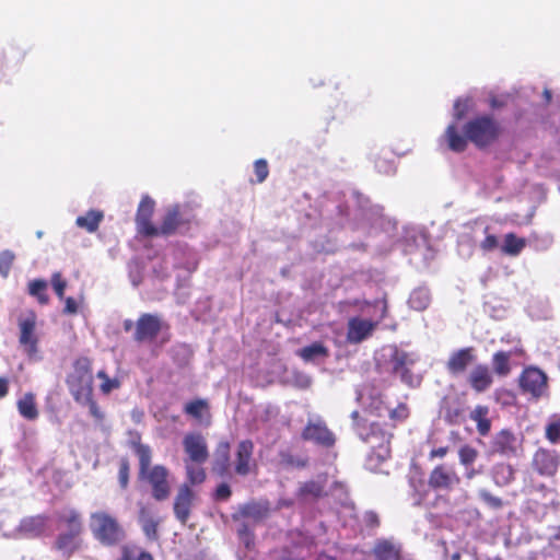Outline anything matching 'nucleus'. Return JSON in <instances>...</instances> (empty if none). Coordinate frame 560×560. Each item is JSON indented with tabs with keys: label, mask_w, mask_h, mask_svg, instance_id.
Listing matches in <instances>:
<instances>
[{
	"label": "nucleus",
	"mask_w": 560,
	"mask_h": 560,
	"mask_svg": "<svg viewBox=\"0 0 560 560\" xmlns=\"http://www.w3.org/2000/svg\"><path fill=\"white\" fill-rule=\"evenodd\" d=\"M410 305L417 310H423L429 304V296L422 291H415L410 296Z\"/></svg>",
	"instance_id": "5fc2aeb1"
},
{
	"label": "nucleus",
	"mask_w": 560,
	"mask_h": 560,
	"mask_svg": "<svg viewBox=\"0 0 560 560\" xmlns=\"http://www.w3.org/2000/svg\"><path fill=\"white\" fill-rule=\"evenodd\" d=\"M196 494L189 485H180L174 498L173 511L176 520L186 525L188 522Z\"/></svg>",
	"instance_id": "a211bd4d"
},
{
	"label": "nucleus",
	"mask_w": 560,
	"mask_h": 560,
	"mask_svg": "<svg viewBox=\"0 0 560 560\" xmlns=\"http://www.w3.org/2000/svg\"><path fill=\"white\" fill-rule=\"evenodd\" d=\"M410 417V408L406 402H399L395 408L388 411L389 422L387 423V428L393 432V430L406 422Z\"/></svg>",
	"instance_id": "f704fd0d"
},
{
	"label": "nucleus",
	"mask_w": 560,
	"mask_h": 560,
	"mask_svg": "<svg viewBox=\"0 0 560 560\" xmlns=\"http://www.w3.org/2000/svg\"><path fill=\"white\" fill-rule=\"evenodd\" d=\"M117 560H154V557L149 551L135 545H124Z\"/></svg>",
	"instance_id": "4c0bfd02"
},
{
	"label": "nucleus",
	"mask_w": 560,
	"mask_h": 560,
	"mask_svg": "<svg viewBox=\"0 0 560 560\" xmlns=\"http://www.w3.org/2000/svg\"><path fill=\"white\" fill-rule=\"evenodd\" d=\"M69 393L75 402L86 405L90 415L98 422L104 420L93 394V362L88 357H79L72 363V369L66 377Z\"/></svg>",
	"instance_id": "f257e3e1"
},
{
	"label": "nucleus",
	"mask_w": 560,
	"mask_h": 560,
	"mask_svg": "<svg viewBox=\"0 0 560 560\" xmlns=\"http://www.w3.org/2000/svg\"><path fill=\"white\" fill-rule=\"evenodd\" d=\"M451 560H460V553H459V552H454V553L451 556Z\"/></svg>",
	"instance_id": "774afa93"
},
{
	"label": "nucleus",
	"mask_w": 560,
	"mask_h": 560,
	"mask_svg": "<svg viewBox=\"0 0 560 560\" xmlns=\"http://www.w3.org/2000/svg\"><path fill=\"white\" fill-rule=\"evenodd\" d=\"M237 536L247 549L255 545L254 526L246 521H241L237 526Z\"/></svg>",
	"instance_id": "c03bdc74"
},
{
	"label": "nucleus",
	"mask_w": 560,
	"mask_h": 560,
	"mask_svg": "<svg viewBox=\"0 0 560 560\" xmlns=\"http://www.w3.org/2000/svg\"><path fill=\"white\" fill-rule=\"evenodd\" d=\"M231 495V487L228 483L222 482L215 488L213 498L215 501H226L230 499Z\"/></svg>",
	"instance_id": "13d9d810"
},
{
	"label": "nucleus",
	"mask_w": 560,
	"mask_h": 560,
	"mask_svg": "<svg viewBox=\"0 0 560 560\" xmlns=\"http://www.w3.org/2000/svg\"><path fill=\"white\" fill-rule=\"evenodd\" d=\"M353 429L361 441L371 447L370 459L381 464L390 457V443L394 433L387 428V423L378 421L369 422L360 416L358 410L351 413Z\"/></svg>",
	"instance_id": "7ed1b4c3"
},
{
	"label": "nucleus",
	"mask_w": 560,
	"mask_h": 560,
	"mask_svg": "<svg viewBox=\"0 0 560 560\" xmlns=\"http://www.w3.org/2000/svg\"><path fill=\"white\" fill-rule=\"evenodd\" d=\"M368 410L370 413L381 417L383 412L387 409L383 395L377 393L371 396L370 402L368 404Z\"/></svg>",
	"instance_id": "de8ad7c7"
},
{
	"label": "nucleus",
	"mask_w": 560,
	"mask_h": 560,
	"mask_svg": "<svg viewBox=\"0 0 560 560\" xmlns=\"http://www.w3.org/2000/svg\"><path fill=\"white\" fill-rule=\"evenodd\" d=\"M185 471H186V481L183 485L192 486L201 485L207 479L206 469L202 467L203 464H197L191 460H184Z\"/></svg>",
	"instance_id": "7c9ffc66"
},
{
	"label": "nucleus",
	"mask_w": 560,
	"mask_h": 560,
	"mask_svg": "<svg viewBox=\"0 0 560 560\" xmlns=\"http://www.w3.org/2000/svg\"><path fill=\"white\" fill-rule=\"evenodd\" d=\"M490 409L486 405H477L469 413V418L476 422L477 432L480 436H487L491 431Z\"/></svg>",
	"instance_id": "c85d7f7f"
},
{
	"label": "nucleus",
	"mask_w": 560,
	"mask_h": 560,
	"mask_svg": "<svg viewBox=\"0 0 560 560\" xmlns=\"http://www.w3.org/2000/svg\"><path fill=\"white\" fill-rule=\"evenodd\" d=\"M299 494L303 498L319 499L325 497V485L322 481L310 480L304 482L299 490Z\"/></svg>",
	"instance_id": "ea45409f"
},
{
	"label": "nucleus",
	"mask_w": 560,
	"mask_h": 560,
	"mask_svg": "<svg viewBox=\"0 0 560 560\" xmlns=\"http://www.w3.org/2000/svg\"><path fill=\"white\" fill-rule=\"evenodd\" d=\"M460 483L457 472L446 465L435 466L428 478V485L435 491L451 492Z\"/></svg>",
	"instance_id": "2eb2a0df"
},
{
	"label": "nucleus",
	"mask_w": 560,
	"mask_h": 560,
	"mask_svg": "<svg viewBox=\"0 0 560 560\" xmlns=\"http://www.w3.org/2000/svg\"><path fill=\"white\" fill-rule=\"evenodd\" d=\"M196 215L188 203H176L168 207L158 226V236H171L174 234H186L190 231Z\"/></svg>",
	"instance_id": "39448f33"
},
{
	"label": "nucleus",
	"mask_w": 560,
	"mask_h": 560,
	"mask_svg": "<svg viewBox=\"0 0 560 560\" xmlns=\"http://www.w3.org/2000/svg\"><path fill=\"white\" fill-rule=\"evenodd\" d=\"M475 360L476 353L472 347L462 348L450 355L446 362V369L452 375H459L464 373Z\"/></svg>",
	"instance_id": "4be33fe9"
},
{
	"label": "nucleus",
	"mask_w": 560,
	"mask_h": 560,
	"mask_svg": "<svg viewBox=\"0 0 560 560\" xmlns=\"http://www.w3.org/2000/svg\"><path fill=\"white\" fill-rule=\"evenodd\" d=\"M469 98H457L454 103V118L456 120L463 119L469 109Z\"/></svg>",
	"instance_id": "6e6d98bb"
},
{
	"label": "nucleus",
	"mask_w": 560,
	"mask_h": 560,
	"mask_svg": "<svg viewBox=\"0 0 560 560\" xmlns=\"http://www.w3.org/2000/svg\"><path fill=\"white\" fill-rule=\"evenodd\" d=\"M418 361L415 353L399 349L398 347L393 348V352L389 357V363L392 365V372L399 375L402 383L408 386L415 385V375L411 372V366Z\"/></svg>",
	"instance_id": "9b49d317"
},
{
	"label": "nucleus",
	"mask_w": 560,
	"mask_h": 560,
	"mask_svg": "<svg viewBox=\"0 0 560 560\" xmlns=\"http://www.w3.org/2000/svg\"><path fill=\"white\" fill-rule=\"evenodd\" d=\"M50 283L58 299L63 300L68 283L60 271H56L51 275Z\"/></svg>",
	"instance_id": "09e8293b"
},
{
	"label": "nucleus",
	"mask_w": 560,
	"mask_h": 560,
	"mask_svg": "<svg viewBox=\"0 0 560 560\" xmlns=\"http://www.w3.org/2000/svg\"><path fill=\"white\" fill-rule=\"evenodd\" d=\"M366 304L374 307H380V318L376 322H372L370 319L361 318L358 316L351 317L347 325V340L350 343H360L372 336L378 323L383 320L388 314V304L386 298L375 300L373 302H368Z\"/></svg>",
	"instance_id": "0eeeda50"
},
{
	"label": "nucleus",
	"mask_w": 560,
	"mask_h": 560,
	"mask_svg": "<svg viewBox=\"0 0 560 560\" xmlns=\"http://www.w3.org/2000/svg\"><path fill=\"white\" fill-rule=\"evenodd\" d=\"M546 439L551 444H557L560 442V418L556 421L549 422L546 427Z\"/></svg>",
	"instance_id": "603ef678"
},
{
	"label": "nucleus",
	"mask_w": 560,
	"mask_h": 560,
	"mask_svg": "<svg viewBox=\"0 0 560 560\" xmlns=\"http://www.w3.org/2000/svg\"><path fill=\"white\" fill-rule=\"evenodd\" d=\"M138 523L140 524L144 536L149 540L155 541L159 539V525L161 523V518L156 515V511L153 505L148 503L139 504Z\"/></svg>",
	"instance_id": "6ab92c4d"
},
{
	"label": "nucleus",
	"mask_w": 560,
	"mask_h": 560,
	"mask_svg": "<svg viewBox=\"0 0 560 560\" xmlns=\"http://www.w3.org/2000/svg\"><path fill=\"white\" fill-rule=\"evenodd\" d=\"M254 173L256 175V183H262L269 175L268 163L265 159H259L254 163Z\"/></svg>",
	"instance_id": "864d4df0"
},
{
	"label": "nucleus",
	"mask_w": 560,
	"mask_h": 560,
	"mask_svg": "<svg viewBox=\"0 0 560 560\" xmlns=\"http://www.w3.org/2000/svg\"><path fill=\"white\" fill-rule=\"evenodd\" d=\"M184 412L199 422H202L203 419H206L207 423H209L211 419L209 402L207 399L202 398L188 401L184 406Z\"/></svg>",
	"instance_id": "cd10ccee"
},
{
	"label": "nucleus",
	"mask_w": 560,
	"mask_h": 560,
	"mask_svg": "<svg viewBox=\"0 0 560 560\" xmlns=\"http://www.w3.org/2000/svg\"><path fill=\"white\" fill-rule=\"evenodd\" d=\"M464 133L477 148L482 149L498 140L501 126L489 115L477 116L464 126Z\"/></svg>",
	"instance_id": "423d86ee"
},
{
	"label": "nucleus",
	"mask_w": 560,
	"mask_h": 560,
	"mask_svg": "<svg viewBox=\"0 0 560 560\" xmlns=\"http://www.w3.org/2000/svg\"><path fill=\"white\" fill-rule=\"evenodd\" d=\"M445 136L447 139L448 148L454 152H463L467 148V141L465 136L459 135L457 127L452 124L446 128Z\"/></svg>",
	"instance_id": "72a5a7b5"
},
{
	"label": "nucleus",
	"mask_w": 560,
	"mask_h": 560,
	"mask_svg": "<svg viewBox=\"0 0 560 560\" xmlns=\"http://www.w3.org/2000/svg\"><path fill=\"white\" fill-rule=\"evenodd\" d=\"M231 444L229 441H220L214 450L211 470L213 474L224 477L230 474L231 468Z\"/></svg>",
	"instance_id": "b1692460"
},
{
	"label": "nucleus",
	"mask_w": 560,
	"mask_h": 560,
	"mask_svg": "<svg viewBox=\"0 0 560 560\" xmlns=\"http://www.w3.org/2000/svg\"><path fill=\"white\" fill-rule=\"evenodd\" d=\"M48 526V516L38 514L33 516L24 517L19 526V530L26 537H39L42 536Z\"/></svg>",
	"instance_id": "bb28decb"
},
{
	"label": "nucleus",
	"mask_w": 560,
	"mask_h": 560,
	"mask_svg": "<svg viewBox=\"0 0 560 560\" xmlns=\"http://www.w3.org/2000/svg\"><path fill=\"white\" fill-rule=\"evenodd\" d=\"M57 527L59 532L83 534L82 514L75 509H68L58 513Z\"/></svg>",
	"instance_id": "393cba45"
},
{
	"label": "nucleus",
	"mask_w": 560,
	"mask_h": 560,
	"mask_svg": "<svg viewBox=\"0 0 560 560\" xmlns=\"http://www.w3.org/2000/svg\"><path fill=\"white\" fill-rule=\"evenodd\" d=\"M82 534L59 532L55 538L52 548L63 560H69L82 548Z\"/></svg>",
	"instance_id": "aec40b11"
},
{
	"label": "nucleus",
	"mask_w": 560,
	"mask_h": 560,
	"mask_svg": "<svg viewBox=\"0 0 560 560\" xmlns=\"http://www.w3.org/2000/svg\"><path fill=\"white\" fill-rule=\"evenodd\" d=\"M281 463L287 467L304 468L307 465L306 458L295 457L289 452L280 453Z\"/></svg>",
	"instance_id": "3c124183"
},
{
	"label": "nucleus",
	"mask_w": 560,
	"mask_h": 560,
	"mask_svg": "<svg viewBox=\"0 0 560 560\" xmlns=\"http://www.w3.org/2000/svg\"><path fill=\"white\" fill-rule=\"evenodd\" d=\"M441 411L444 421L451 425H459L466 420L467 406L460 397H445L442 401Z\"/></svg>",
	"instance_id": "412c9836"
},
{
	"label": "nucleus",
	"mask_w": 560,
	"mask_h": 560,
	"mask_svg": "<svg viewBox=\"0 0 560 560\" xmlns=\"http://www.w3.org/2000/svg\"><path fill=\"white\" fill-rule=\"evenodd\" d=\"M447 453H448V447L447 446H441V447H438V448H433V450H431V452L429 454V458L430 459L443 458L444 456H446Z\"/></svg>",
	"instance_id": "680f3d73"
},
{
	"label": "nucleus",
	"mask_w": 560,
	"mask_h": 560,
	"mask_svg": "<svg viewBox=\"0 0 560 560\" xmlns=\"http://www.w3.org/2000/svg\"><path fill=\"white\" fill-rule=\"evenodd\" d=\"M498 247V238L495 235L488 234L480 243V248L483 252H491Z\"/></svg>",
	"instance_id": "bf43d9fd"
},
{
	"label": "nucleus",
	"mask_w": 560,
	"mask_h": 560,
	"mask_svg": "<svg viewBox=\"0 0 560 560\" xmlns=\"http://www.w3.org/2000/svg\"><path fill=\"white\" fill-rule=\"evenodd\" d=\"M476 474H477L476 470L472 468L466 472V478L471 479L476 476Z\"/></svg>",
	"instance_id": "338daca9"
},
{
	"label": "nucleus",
	"mask_w": 560,
	"mask_h": 560,
	"mask_svg": "<svg viewBox=\"0 0 560 560\" xmlns=\"http://www.w3.org/2000/svg\"><path fill=\"white\" fill-rule=\"evenodd\" d=\"M19 345L23 352L33 359L38 353L39 337L37 334V314L27 311L18 317Z\"/></svg>",
	"instance_id": "1a4fd4ad"
},
{
	"label": "nucleus",
	"mask_w": 560,
	"mask_h": 560,
	"mask_svg": "<svg viewBox=\"0 0 560 560\" xmlns=\"http://www.w3.org/2000/svg\"><path fill=\"white\" fill-rule=\"evenodd\" d=\"M478 455V451L468 444L460 446L458 450L459 463L465 467H468L469 465L475 463Z\"/></svg>",
	"instance_id": "a18cd8bd"
},
{
	"label": "nucleus",
	"mask_w": 560,
	"mask_h": 560,
	"mask_svg": "<svg viewBox=\"0 0 560 560\" xmlns=\"http://www.w3.org/2000/svg\"><path fill=\"white\" fill-rule=\"evenodd\" d=\"M255 445L252 440L246 439L237 443L234 452L233 470L235 475L246 477L257 468L254 458Z\"/></svg>",
	"instance_id": "f8f14e48"
},
{
	"label": "nucleus",
	"mask_w": 560,
	"mask_h": 560,
	"mask_svg": "<svg viewBox=\"0 0 560 560\" xmlns=\"http://www.w3.org/2000/svg\"><path fill=\"white\" fill-rule=\"evenodd\" d=\"M9 393V380L0 377V399L5 397Z\"/></svg>",
	"instance_id": "e2e57ef3"
},
{
	"label": "nucleus",
	"mask_w": 560,
	"mask_h": 560,
	"mask_svg": "<svg viewBox=\"0 0 560 560\" xmlns=\"http://www.w3.org/2000/svg\"><path fill=\"white\" fill-rule=\"evenodd\" d=\"M518 384L522 393L528 394L535 400L548 392V376L536 366L525 368L518 377Z\"/></svg>",
	"instance_id": "9d476101"
},
{
	"label": "nucleus",
	"mask_w": 560,
	"mask_h": 560,
	"mask_svg": "<svg viewBox=\"0 0 560 560\" xmlns=\"http://www.w3.org/2000/svg\"><path fill=\"white\" fill-rule=\"evenodd\" d=\"M511 357H512V353L510 351H497L493 353L491 363H492L493 372L498 376L505 377L511 373V371H512L511 363H510Z\"/></svg>",
	"instance_id": "2f4dec72"
},
{
	"label": "nucleus",
	"mask_w": 560,
	"mask_h": 560,
	"mask_svg": "<svg viewBox=\"0 0 560 560\" xmlns=\"http://www.w3.org/2000/svg\"><path fill=\"white\" fill-rule=\"evenodd\" d=\"M298 354L305 362H311L317 358H327L329 355V351L322 342H313L312 345L300 349Z\"/></svg>",
	"instance_id": "c9c22d12"
},
{
	"label": "nucleus",
	"mask_w": 560,
	"mask_h": 560,
	"mask_svg": "<svg viewBox=\"0 0 560 560\" xmlns=\"http://www.w3.org/2000/svg\"><path fill=\"white\" fill-rule=\"evenodd\" d=\"M468 383L475 392H486L493 383L489 366L486 364H477L469 373Z\"/></svg>",
	"instance_id": "a878e982"
},
{
	"label": "nucleus",
	"mask_w": 560,
	"mask_h": 560,
	"mask_svg": "<svg viewBox=\"0 0 560 560\" xmlns=\"http://www.w3.org/2000/svg\"><path fill=\"white\" fill-rule=\"evenodd\" d=\"M65 307H63V314L66 315H74L79 311V305L77 301L72 296L65 298Z\"/></svg>",
	"instance_id": "052dcab7"
},
{
	"label": "nucleus",
	"mask_w": 560,
	"mask_h": 560,
	"mask_svg": "<svg viewBox=\"0 0 560 560\" xmlns=\"http://www.w3.org/2000/svg\"><path fill=\"white\" fill-rule=\"evenodd\" d=\"M479 497L488 506H490L492 509L498 510V509H501L503 506L502 499L491 494L487 490H481L479 492Z\"/></svg>",
	"instance_id": "4d7b16f0"
},
{
	"label": "nucleus",
	"mask_w": 560,
	"mask_h": 560,
	"mask_svg": "<svg viewBox=\"0 0 560 560\" xmlns=\"http://www.w3.org/2000/svg\"><path fill=\"white\" fill-rule=\"evenodd\" d=\"M28 294L36 298L39 304L45 305L49 302L47 294V282L44 279H35L28 283Z\"/></svg>",
	"instance_id": "a19ab883"
},
{
	"label": "nucleus",
	"mask_w": 560,
	"mask_h": 560,
	"mask_svg": "<svg viewBox=\"0 0 560 560\" xmlns=\"http://www.w3.org/2000/svg\"><path fill=\"white\" fill-rule=\"evenodd\" d=\"M155 209V201L148 195L143 196L136 212V225L139 234L145 237H158V226L153 224L152 218Z\"/></svg>",
	"instance_id": "ddd939ff"
},
{
	"label": "nucleus",
	"mask_w": 560,
	"mask_h": 560,
	"mask_svg": "<svg viewBox=\"0 0 560 560\" xmlns=\"http://www.w3.org/2000/svg\"><path fill=\"white\" fill-rule=\"evenodd\" d=\"M131 447L139 460V477L150 485L152 498L156 501L167 500L172 492L170 469L160 464L151 466L152 450L141 442L140 436L131 442Z\"/></svg>",
	"instance_id": "f03ea898"
},
{
	"label": "nucleus",
	"mask_w": 560,
	"mask_h": 560,
	"mask_svg": "<svg viewBox=\"0 0 560 560\" xmlns=\"http://www.w3.org/2000/svg\"><path fill=\"white\" fill-rule=\"evenodd\" d=\"M304 441H311L323 447H332L336 443L334 432L327 427L326 422L322 419L316 421H308L301 433Z\"/></svg>",
	"instance_id": "dca6fc26"
},
{
	"label": "nucleus",
	"mask_w": 560,
	"mask_h": 560,
	"mask_svg": "<svg viewBox=\"0 0 560 560\" xmlns=\"http://www.w3.org/2000/svg\"><path fill=\"white\" fill-rule=\"evenodd\" d=\"M316 560H336V559H335L334 557H331V556L326 555V553H320V555L316 558Z\"/></svg>",
	"instance_id": "69168bd1"
},
{
	"label": "nucleus",
	"mask_w": 560,
	"mask_h": 560,
	"mask_svg": "<svg viewBox=\"0 0 560 560\" xmlns=\"http://www.w3.org/2000/svg\"><path fill=\"white\" fill-rule=\"evenodd\" d=\"M122 327L127 332L135 328L132 338L137 343H150L156 339L164 327L167 328L168 326L163 323L159 315L143 313L136 323L131 319H125Z\"/></svg>",
	"instance_id": "6e6552de"
},
{
	"label": "nucleus",
	"mask_w": 560,
	"mask_h": 560,
	"mask_svg": "<svg viewBox=\"0 0 560 560\" xmlns=\"http://www.w3.org/2000/svg\"><path fill=\"white\" fill-rule=\"evenodd\" d=\"M96 377L101 380L100 390L103 395H109L121 386L120 380L118 377H110L105 370H100L96 373Z\"/></svg>",
	"instance_id": "79ce46f5"
},
{
	"label": "nucleus",
	"mask_w": 560,
	"mask_h": 560,
	"mask_svg": "<svg viewBox=\"0 0 560 560\" xmlns=\"http://www.w3.org/2000/svg\"><path fill=\"white\" fill-rule=\"evenodd\" d=\"M267 515V509L261 508L257 503H247L241 506L240 516L243 518H252L254 522H259Z\"/></svg>",
	"instance_id": "37998d69"
},
{
	"label": "nucleus",
	"mask_w": 560,
	"mask_h": 560,
	"mask_svg": "<svg viewBox=\"0 0 560 560\" xmlns=\"http://www.w3.org/2000/svg\"><path fill=\"white\" fill-rule=\"evenodd\" d=\"M14 259V254L9 249L2 250L0 253V275L2 277H8Z\"/></svg>",
	"instance_id": "8fccbe9b"
},
{
	"label": "nucleus",
	"mask_w": 560,
	"mask_h": 560,
	"mask_svg": "<svg viewBox=\"0 0 560 560\" xmlns=\"http://www.w3.org/2000/svg\"><path fill=\"white\" fill-rule=\"evenodd\" d=\"M19 413L26 420H35L38 418V409L36 398L33 393H25L16 402Z\"/></svg>",
	"instance_id": "c756f323"
},
{
	"label": "nucleus",
	"mask_w": 560,
	"mask_h": 560,
	"mask_svg": "<svg viewBox=\"0 0 560 560\" xmlns=\"http://www.w3.org/2000/svg\"><path fill=\"white\" fill-rule=\"evenodd\" d=\"M526 246V240L516 236L514 233H508L504 236L502 252L510 256H517Z\"/></svg>",
	"instance_id": "58836bf2"
},
{
	"label": "nucleus",
	"mask_w": 560,
	"mask_h": 560,
	"mask_svg": "<svg viewBox=\"0 0 560 560\" xmlns=\"http://www.w3.org/2000/svg\"><path fill=\"white\" fill-rule=\"evenodd\" d=\"M560 466V455L555 450L539 447L533 455L532 468L541 477L556 476Z\"/></svg>",
	"instance_id": "4468645a"
},
{
	"label": "nucleus",
	"mask_w": 560,
	"mask_h": 560,
	"mask_svg": "<svg viewBox=\"0 0 560 560\" xmlns=\"http://www.w3.org/2000/svg\"><path fill=\"white\" fill-rule=\"evenodd\" d=\"M129 477H130V463L128 457H121L119 459V468H118V482L122 490H126L129 486Z\"/></svg>",
	"instance_id": "49530a36"
},
{
	"label": "nucleus",
	"mask_w": 560,
	"mask_h": 560,
	"mask_svg": "<svg viewBox=\"0 0 560 560\" xmlns=\"http://www.w3.org/2000/svg\"><path fill=\"white\" fill-rule=\"evenodd\" d=\"M373 553L376 560H398L399 551L388 540H380L375 544Z\"/></svg>",
	"instance_id": "e433bc0d"
},
{
	"label": "nucleus",
	"mask_w": 560,
	"mask_h": 560,
	"mask_svg": "<svg viewBox=\"0 0 560 560\" xmlns=\"http://www.w3.org/2000/svg\"><path fill=\"white\" fill-rule=\"evenodd\" d=\"M103 218L104 214L102 211L90 210L84 215L78 217L75 220V224L79 228L84 229L90 233H93L98 229Z\"/></svg>",
	"instance_id": "473e14b6"
},
{
	"label": "nucleus",
	"mask_w": 560,
	"mask_h": 560,
	"mask_svg": "<svg viewBox=\"0 0 560 560\" xmlns=\"http://www.w3.org/2000/svg\"><path fill=\"white\" fill-rule=\"evenodd\" d=\"M517 446V438L509 429L499 431L491 442L492 452L506 457L515 456Z\"/></svg>",
	"instance_id": "5701e85b"
},
{
	"label": "nucleus",
	"mask_w": 560,
	"mask_h": 560,
	"mask_svg": "<svg viewBox=\"0 0 560 560\" xmlns=\"http://www.w3.org/2000/svg\"><path fill=\"white\" fill-rule=\"evenodd\" d=\"M183 447L187 457L197 464H205L209 458V448L205 436L198 432L187 433L183 439Z\"/></svg>",
	"instance_id": "f3484780"
},
{
	"label": "nucleus",
	"mask_w": 560,
	"mask_h": 560,
	"mask_svg": "<svg viewBox=\"0 0 560 560\" xmlns=\"http://www.w3.org/2000/svg\"><path fill=\"white\" fill-rule=\"evenodd\" d=\"M378 523H380V521H378L377 515H376L375 513H370V514H369V524H370V525L377 526V525H378Z\"/></svg>",
	"instance_id": "0e129e2a"
},
{
	"label": "nucleus",
	"mask_w": 560,
	"mask_h": 560,
	"mask_svg": "<svg viewBox=\"0 0 560 560\" xmlns=\"http://www.w3.org/2000/svg\"><path fill=\"white\" fill-rule=\"evenodd\" d=\"M90 529L104 547H116L126 539V530L119 520L106 511H96L90 515Z\"/></svg>",
	"instance_id": "20e7f679"
}]
</instances>
